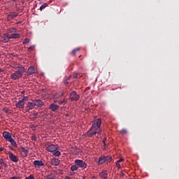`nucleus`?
<instances>
[{"instance_id": "obj_17", "label": "nucleus", "mask_w": 179, "mask_h": 179, "mask_svg": "<svg viewBox=\"0 0 179 179\" xmlns=\"http://www.w3.org/2000/svg\"><path fill=\"white\" fill-rule=\"evenodd\" d=\"M99 176L102 179H108V173H107V171H103L99 173Z\"/></svg>"}, {"instance_id": "obj_23", "label": "nucleus", "mask_w": 179, "mask_h": 179, "mask_svg": "<svg viewBox=\"0 0 179 179\" xmlns=\"http://www.w3.org/2000/svg\"><path fill=\"white\" fill-rule=\"evenodd\" d=\"M12 145V146H14V148H17V143H16V141L12 138L10 140L8 141Z\"/></svg>"}, {"instance_id": "obj_32", "label": "nucleus", "mask_w": 179, "mask_h": 179, "mask_svg": "<svg viewBox=\"0 0 179 179\" xmlns=\"http://www.w3.org/2000/svg\"><path fill=\"white\" fill-rule=\"evenodd\" d=\"M37 117H38V113H34L31 115V117L33 118L34 120L37 118Z\"/></svg>"}, {"instance_id": "obj_20", "label": "nucleus", "mask_w": 179, "mask_h": 179, "mask_svg": "<svg viewBox=\"0 0 179 179\" xmlns=\"http://www.w3.org/2000/svg\"><path fill=\"white\" fill-rule=\"evenodd\" d=\"M87 136L89 138H92L94 136V135H96V131H94V130H92V129H90L87 132Z\"/></svg>"}, {"instance_id": "obj_36", "label": "nucleus", "mask_w": 179, "mask_h": 179, "mask_svg": "<svg viewBox=\"0 0 179 179\" xmlns=\"http://www.w3.org/2000/svg\"><path fill=\"white\" fill-rule=\"evenodd\" d=\"M63 82H64V85H69V83L68 82V79L64 78Z\"/></svg>"}, {"instance_id": "obj_45", "label": "nucleus", "mask_w": 179, "mask_h": 179, "mask_svg": "<svg viewBox=\"0 0 179 179\" xmlns=\"http://www.w3.org/2000/svg\"><path fill=\"white\" fill-rule=\"evenodd\" d=\"M65 79H67V80H69V79H71V76H69V77H66Z\"/></svg>"}, {"instance_id": "obj_13", "label": "nucleus", "mask_w": 179, "mask_h": 179, "mask_svg": "<svg viewBox=\"0 0 179 179\" xmlns=\"http://www.w3.org/2000/svg\"><path fill=\"white\" fill-rule=\"evenodd\" d=\"M0 40L1 43H9V34H4V36H2Z\"/></svg>"}, {"instance_id": "obj_3", "label": "nucleus", "mask_w": 179, "mask_h": 179, "mask_svg": "<svg viewBox=\"0 0 179 179\" xmlns=\"http://www.w3.org/2000/svg\"><path fill=\"white\" fill-rule=\"evenodd\" d=\"M100 127H101V119H98L92 123L91 131H94L95 129H97V128H100Z\"/></svg>"}, {"instance_id": "obj_37", "label": "nucleus", "mask_w": 179, "mask_h": 179, "mask_svg": "<svg viewBox=\"0 0 179 179\" xmlns=\"http://www.w3.org/2000/svg\"><path fill=\"white\" fill-rule=\"evenodd\" d=\"M25 179H34V176H33V175H30L29 176L25 178Z\"/></svg>"}, {"instance_id": "obj_29", "label": "nucleus", "mask_w": 179, "mask_h": 179, "mask_svg": "<svg viewBox=\"0 0 179 179\" xmlns=\"http://www.w3.org/2000/svg\"><path fill=\"white\" fill-rule=\"evenodd\" d=\"M53 155L56 156V157L60 156L61 155V152L56 150L53 152Z\"/></svg>"}, {"instance_id": "obj_5", "label": "nucleus", "mask_w": 179, "mask_h": 179, "mask_svg": "<svg viewBox=\"0 0 179 179\" xmlns=\"http://www.w3.org/2000/svg\"><path fill=\"white\" fill-rule=\"evenodd\" d=\"M58 149H59V147L54 144L50 145L46 148V150H48V152L52 153L55 152V150H58Z\"/></svg>"}, {"instance_id": "obj_51", "label": "nucleus", "mask_w": 179, "mask_h": 179, "mask_svg": "<svg viewBox=\"0 0 179 179\" xmlns=\"http://www.w3.org/2000/svg\"><path fill=\"white\" fill-rule=\"evenodd\" d=\"M66 117H69V115L68 113L66 114Z\"/></svg>"}, {"instance_id": "obj_42", "label": "nucleus", "mask_w": 179, "mask_h": 179, "mask_svg": "<svg viewBox=\"0 0 179 179\" xmlns=\"http://www.w3.org/2000/svg\"><path fill=\"white\" fill-rule=\"evenodd\" d=\"M5 162H3V159H0V164H4Z\"/></svg>"}, {"instance_id": "obj_30", "label": "nucleus", "mask_w": 179, "mask_h": 179, "mask_svg": "<svg viewBox=\"0 0 179 179\" xmlns=\"http://www.w3.org/2000/svg\"><path fill=\"white\" fill-rule=\"evenodd\" d=\"M3 111L4 113H6V114H12L11 110H9V109H8V108H3Z\"/></svg>"}, {"instance_id": "obj_21", "label": "nucleus", "mask_w": 179, "mask_h": 179, "mask_svg": "<svg viewBox=\"0 0 179 179\" xmlns=\"http://www.w3.org/2000/svg\"><path fill=\"white\" fill-rule=\"evenodd\" d=\"M103 163H106V156L102 155L99 157L98 164H103Z\"/></svg>"}, {"instance_id": "obj_11", "label": "nucleus", "mask_w": 179, "mask_h": 179, "mask_svg": "<svg viewBox=\"0 0 179 179\" xmlns=\"http://www.w3.org/2000/svg\"><path fill=\"white\" fill-rule=\"evenodd\" d=\"M33 73H36V68L34 66H30L27 71V76H30Z\"/></svg>"}, {"instance_id": "obj_4", "label": "nucleus", "mask_w": 179, "mask_h": 179, "mask_svg": "<svg viewBox=\"0 0 179 179\" xmlns=\"http://www.w3.org/2000/svg\"><path fill=\"white\" fill-rule=\"evenodd\" d=\"M75 164H77V167L80 169H86V167H87V164L80 159H76Z\"/></svg>"}, {"instance_id": "obj_27", "label": "nucleus", "mask_w": 179, "mask_h": 179, "mask_svg": "<svg viewBox=\"0 0 179 179\" xmlns=\"http://www.w3.org/2000/svg\"><path fill=\"white\" fill-rule=\"evenodd\" d=\"M120 134H121V135H127V134H128V130H127V129H123L120 131Z\"/></svg>"}, {"instance_id": "obj_15", "label": "nucleus", "mask_w": 179, "mask_h": 179, "mask_svg": "<svg viewBox=\"0 0 179 179\" xmlns=\"http://www.w3.org/2000/svg\"><path fill=\"white\" fill-rule=\"evenodd\" d=\"M36 108V105L34 103V101H33L32 102H28L27 103V111H30V110H33V108Z\"/></svg>"}, {"instance_id": "obj_24", "label": "nucleus", "mask_w": 179, "mask_h": 179, "mask_svg": "<svg viewBox=\"0 0 179 179\" xmlns=\"http://www.w3.org/2000/svg\"><path fill=\"white\" fill-rule=\"evenodd\" d=\"M79 51H80V48H79L74 49L71 52V55H73V57H75L76 55V52H79Z\"/></svg>"}, {"instance_id": "obj_50", "label": "nucleus", "mask_w": 179, "mask_h": 179, "mask_svg": "<svg viewBox=\"0 0 179 179\" xmlns=\"http://www.w3.org/2000/svg\"><path fill=\"white\" fill-rule=\"evenodd\" d=\"M0 72H3V70H2V69H0Z\"/></svg>"}, {"instance_id": "obj_8", "label": "nucleus", "mask_w": 179, "mask_h": 179, "mask_svg": "<svg viewBox=\"0 0 179 179\" xmlns=\"http://www.w3.org/2000/svg\"><path fill=\"white\" fill-rule=\"evenodd\" d=\"M19 151L21 152L22 157H27L29 150L25 149L24 147H21L19 148Z\"/></svg>"}, {"instance_id": "obj_41", "label": "nucleus", "mask_w": 179, "mask_h": 179, "mask_svg": "<svg viewBox=\"0 0 179 179\" xmlns=\"http://www.w3.org/2000/svg\"><path fill=\"white\" fill-rule=\"evenodd\" d=\"M121 162H124V159L120 158L119 160H117L116 162L121 163Z\"/></svg>"}, {"instance_id": "obj_44", "label": "nucleus", "mask_w": 179, "mask_h": 179, "mask_svg": "<svg viewBox=\"0 0 179 179\" xmlns=\"http://www.w3.org/2000/svg\"><path fill=\"white\" fill-rule=\"evenodd\" d=\"M3 166H4V167L6 168V169H8V164H3Z\"/></svg>"}, {"instance_id": "obj_18", "label": "nucleus", "mask_w": 179, "mask_h": 179, "mask_svg": "<svg viewBox=\"0 0 179 179\" xmlns=\"http://www.w3.org/2000/svg\"><path fill=\"white\" fill-rule=\"evenodd\" d=\"M60 161L58 158H53L51 160L52 166H59Z\"/></svg>"}, {"instance_id": "obj_46", "label": "nucleus", "mask_w": 179, "mask_h": 179, "mask_svg": "<svg viewBox=\"0 0 179 179\" xmlns=\"http://www.w3.org/2000/svg\"><path fill=\"white\" fill-rule=\"evenodd\" d=\"M64 179H71V178L69 176H66Z\"/></svg>"}, {"instance_id": "obj_19", "label": "nucleus", "mask_w": 179, "mask_h": 179, "mask_svg": "<svg viewBox=\"0 0 179 179\" xmlns=\"http://www.w3.org/2000/svg\"><path fill=\"white\" fill-rule=\"evenodd\" d=\"M20 37V34H8V38H19Z\"/></svg>"}, {"instance_id": "obj_53", "label": "nucleus", "mask_w": 179, "mask_h": 179, "mask_svg": "<svg viewBox=\"0 0 179 179\" xmlns=\"http://www.w3.org/2000/svg\"><path fill=\"white\" fill-rule=\"evenodd\" d=\"M2 168L0 166V170Z\"/></svg>"}, {"instance_id": "obj_48", "label": "nucleus", "mask_w": 179, "mask_h": 179, "mask_svg": "<svg viewBox=\"0 0 179 179\" xmlns=\"http://www.w3.org/2000/svg\"><path fill=\"white\" fill-rule=\"evenodd\" d=\"M0 152H3V148H0Z\"/></svg>"}, {"instance_id": "obj_39", "label": "nucleus", "mask_w": 179, "mask_h": 179, "mask_svg": "<svg viewBox=\"0 0 179 179\" xmlns=\"http://www.w3.org/2000/svg\"><path fill=\"white\" fill-rule=\"evenodd\" d=\"M106 141H107V137H106V136L103 137V141H102V142H103V143L104 145H106Z\"/></svg>"}, {"instance_id": "obj_1", "label": "nucleus", "mask_w": 179, "mask_h": 179, "mask_svg": "<svg viewBox=\"0 0 179 179\" xmlns=\"http://www.w3.org/2000/svg\"><path fill=\"white\" fill-rule=\"evenodd\" d=\"M13 68L15 69V71L11 74V79H13V80L20 79V78L23 76L24 72L26 71V69H24V66H15Z\"/></svg>"}, {"instance_id": "obj_38", "label": "nucleus", "mask_w": 179, "mask_h": 179, "mask_svg": "<svg viewBox=\"0 0 179 179\" xmlns=\"http://www.w3.org/2000/svg\"><path fill=\"white\" fill-rule=\"evenodd\" d=\"M116 166L117 168L120 170V169H121V164H120V163L116 162Z\"/></svg>"}, {"instance_id": "obj_7", "label": "nucleus", "mask_w": 179, "mask_h": 179, "mask_svg": "<svg viewBox=\"0 0 179 179\" xmlns=\"http://www.w3.org/2000/svg\"><path fill=\"white\" fill-rule=\"evenodd\" d=\"M8 157L11 162H13L14 163H17L19 162V158H17V156L15 155L12 152H8Z\"/></svg>"}, {"instance_id": "obj_22", "label": "nucleus", "mask_w": 179, "mask_h": 179, "mask_svg": "<svg viewBox=\"0 0 179 179\" xmlns=\"http://www.w3.org/2000/svg\"><path fill=\"white\" fill-rule=\"evenodd\" d=\"M64 96V92H57L54 94L53 99H59V97H62Z\"/></svg>"}, {"instance_id": "obj_43", "label": "nucleus", "mask_w": 179, "mask_h": 179, "mask_svg": "<svg viewBox=\"0 0 179 179\" xmlns=\"http://www.w3.org/2000/svg\"><path fill=\"white\" fill-rule=\"evenodd\" d=\"M73 78H74V79H76V78H78V74H74Z\"/></svg>"}, {"instance_id": "obj_34", "label": "nucleus", "mask_w": 179, "mask_h": 179, "mask_svg": "<svg viewBox=\"0 0 179 179\" xmlns=\"http://www.w3.org/2000/svg\"><path fill=\"white\" fill-rule=\"evenodd\" d=\"M47 8V3H43L41 7H40V10H43V9H45Z\"/></svg>"}, {"instance_id": "obj_40", "label": "nucleus", "mask_w": 179, "mask_h": 179, "mask_svg": "<svg viewBox=\"0 0 179 179\" xmlns=\"http://www.w3.org/2000/svg\"><path fill=\"white\" fill-rule=\"evenodd\" d=\"M10 179H20V177L13 176V177L10 178Z\"/></svg>"}, {"instance_id": "obj_47", "label": "nucleus", "mask_w": 179, "mask_h": 179, "mask_svg": "<svg viewBox=\"0 0 179 179\" xmlns=\"http://www.w3.org/2000/svg\"><path fill=\"white\" fill-rule=\"evenodd\" d=\"M36 136L32 137V141H36Z\"/></svg>"}, {"instance_id": "obj_6", "label": "nucleus", "mask_w": 179, "mask_h": 179, "mask_svg": "<svg viewBox=\"0 0 179 179\" xmlns=\"http://www.w3.org/2000/svg\"><path fill=\"white\" fill-rule=\"evenodd\" d=\"M48 109L50 110V111H53V113H56V111L59 110V106L55 103H50Z\"/></svg>"}, {"instance_id": "obj_16", "label": "nucleus", "mask_w": 179, "mask_h": 179, "mask_svg": "<svg viewBox=\"0 0 179 179\" xmlns=\"http://www.w3.org/2000/svg\"><path fill=\"white\" fill-rule=\"evenodd\" d=\"M15 106L17 108H24V99H22L21 101H19Z\"/></svg>"}, {"instance_id": "obj_9", "label": "nucleus", "mask_w": 179, "mask_h": 179, "mask_svg": "<svg viewBox=\"0 0 179 179\" xmlns=\"http://www.w3.org/2000/svg\"><path fill=\"white\" fill-rule=\"evenodd\" d=\"M18 13L16 12H11L10 14L7 16V20L8 22H10L12 19H15L17 16Z\"/></svg>"}, {"instance_id": "obj_14", "label": "nucleus", "mask_w": 179, "mask_h": 179, "mask_svg": "<svg viewBox=\"0 0 179 179\" xmlns=\"http://www.w3.org/2000/svg\"><path fill=\"white\" fill-rule=\"evenodd\" d=\"M34 103L35 104V107H43V106H44V102L41 99H36L34 101Z\"/></svg>"}, {"instance_id": "obj_28", "label": "nucleus", "mask_w": 179, "mask_h": 179, "mask_svg": "<svg viewBox=\"0 0 179 179\" xmlns=\"http://www.w3.org/2000/svg\"><path fill=\"white\" fill-rule=\"evenodd\" d=\"M95 134H101V131H103V129H101V127L95 129L94 130Z\"/></svg>"}, {"instance_id": "obj_49", "label": "nucleus", "mask_w": 179, "mask_h": 179, "mask_svg": "<svg viewBox=\"0 0 179 179\" xmlns=\"http://www.w3.org/2000/svg\"><path fill=\"white\" fill-rule=\"evenodd\" d=\"M48 179H54L52 177H48Z\"/></svg>"}, {"instance_id": "obj_33", "label": "nucleus", "mask_w": 179, "mask_h": 179, "mask_svg": "<svg viewBox=\"0 0 179 179\" xmlns=\"http://www.w3.org/2000/svg\"><path fill=\"white\" fill-rule=\"evenodd\" d=\"M29 43H30V39H29L27 38L24 39V41L22 42L23 44H29Z\"/></svg>"}, {"instance_id": "obj_25", "label": "nucleus", "mask_w": 179, "mask_h": 179, "mask_svg": "<svg viewBox=\"0 0 179 179\" xmlns=\"http://www.w3.org/2000/svg\"><path fill=\"white\" fill-rule=\"evenodd\" d=\"M78 169H79V166H78V165L76 164L75 165H72L71 166V171H76V170H78Z\"/></svg>"}, {"instance_id": "obj_2", "label": "nucleus", "mask_w": 179, "mask_h": 179, "mask_svg": "<svg viewBox=\"0 0 179 179\" xmlns=\"http://www.w3.org/2000/svg\"><path fill=\"white\" fill-rule=\"evenodd\" d=\"M71 101H78L80 99V95L78 94L76 91H73L69 94Z\"/></svg>"}, {"instance_id": "obj_10", "label": "nucleus", "mask_w": 179, "mask_h": 179, "mask_svg": "<svg viewBox=\"0 0 179 179\" xmlns=\"http://www.w3.org/2000/svg\"><path fill=\"white\" fill-rule=\"evenodd\" d=\"M3 136L8 142L12 139V135L8 131H3Z\"/></svg>"}, {"instance_id": "obj_31", "label": "nucleus", "mask_w": 179, "mask_h": 179, "mask_svg": "<svg viewBox=\"0 0 179 179\" xmlns=\"http://www.w3.org/2000/svg\"><path fill=\"white\" fill-rule=\"evenodd\" d=\"M68 100L66 99H64L62 101H59L58 103L59 104H66Z\"/></svg>"}, {"instance_id": "obj_26", "label": "nucleus", "mask_w": 179, "mask_h": 179, "mask_svg": "<svg viewBox=\"0 0 179 179\" xmlns=\"http://www.w3.org/2000/svg\"><path fill=\"white\" fill-rule=\"evenodd\" d=\"M113 159V158L110 156H105V162H106V163H111V160Z\"/></svg>"}, {"instance_id": "obj_52", "label": "nucleus", "mask_w": 179, "mask_h": 179, "mask_svg": "<svg viewBox=\"0 0 179 179\" xmlns=\"http://www.w3.org/2000/svg\"><path fill=\"white\" fill-rule=\"evenodd\" d=\"M11 150H13V148H11Z\"/></svg>"}, {"instance_id": "obj_54", "label": "nucleus", "mask_w": 179, "mask_h": 179, "mask_svg": "<svg viewBox=\"0 0 179 179\" xmlns=\"http://www.w3.org/2000/svg\"><path fill=\"white\" fill-rule=\"evenodd\" d=\"M0 58H1V55H0Z\"/></svg>"}, {"instance_id": "obj_35", "label": "nucleus", "mask_w": 179, "mask_h": 179, "mask_svg": "<svg viewBox=\"0 0 179 179\" xmlns=\"http://www.w3.org/2000/svg\"><path fill=\"white\" fill-rule=\"evenodd\" d=\"M28 51H34V45H31L28 48Z\"/></svg>"}, {"instance_id": "obj_12", "label": "nucleus", "mask_w": 179, "mask_h": 179, "mask_svg": "<svg viewBox=\"0 0 179 179\" xmlns=\"http://www.w3.org/2000/svg\"><path fill=\"white\" fill-rule=\"evenodd\" d=\"M34 165L36 168H40L44 166V162L41 160H36L34 162Z\"/></svg>"}]
</instances>
